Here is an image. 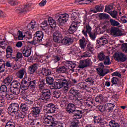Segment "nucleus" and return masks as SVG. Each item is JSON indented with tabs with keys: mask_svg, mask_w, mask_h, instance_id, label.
I'll list each match as a JSON object with an SVG mask.
<instances>
[{
	"mask_svg": "<svg viewBox=\"0 0 127 127\" xmlns=\"http://www.w3.org/2000/svg\"><path fill=\"white\" fill-rule=\"evenodd\" d=\"M110 22L113 26H119V25H120V23L119 22L113 19L110 20Z\"/></svg>",
	"mask_w": 127,
	"mask_h": 127,
	"instance_id": "53",
	"label": "nucleus"
},
{
	"mask_svg": "<svg viewBox=\"0 0 127 127\" xmlns=\"http://www.w3.org/2000/svg\"><path fill=\"white\" fill-rule=\"evenodd\" d=\"M101 25L102 29L106 30L108 29V27L110 26V22L108 21H105L101 22Z\"/></svg>",
	"mask_w": 127,
	"mask_h": 127,
	"instance_id": "37",
	"label": "nucleus"
},
{
	"mask_svg": "<svg viewBox=\"0 0 127 127\" xmlns=\"http://www.w3.org/2000/svg\"><path fill=\"white\" fill-rule=\"evenodd\" d=\"M64 65L67 70H73L76 67V64L71 61H66Z\"/></svg>",
	"mask_w": 127,
	"mask_h": 127,
	"instance_id": "20",
	"label": "nucleus"
},
{
	"mask_svg": "<svg viewBox=\"0 0 127 127\" xmlns=\"http://www.w3.org/2000/svg\"><path fill=\"white\" fill-rule=\"evenodd\" d=\"M92 56V53L89 51L84 52L81 56L82 58H85L86 57H91Z\"/></svg>",
	"mask_w": 127,
	"mask_h": 127,
	"instance_id": "59",
	"label": "nucleus"
},
{
	"mask_svg": "<svg viewBox=\"0 0 127 127\" xmlns=\"http://www.w3.org/2000/svg\"><path fill=\"white\" fill-rule=\"evenodd\" d=\"M122 51L125 53H127V43H124L122 44Z\"/></svg>",
	"mask_w": 127,
	"mask_h": 127,
	"instance_id": "64",
	"label": "nucleus"
},
{
	"mask_svg": "<svg viewBox=\"0 0 127 127\" xmlns=\"http://www.w3.org/2000/svg\"><path fill=\"white\" fill-rule=\"evenodd\" d=\"M35 35H36L35 37H39L41 38H43V37L44 36V35L43 34V32H42V31H37L35 33Z\"/></svg>",
	"mask_w": 127,
	"mask_h": 127,
	"instance_id": "58",
	"label": "nucleus"
},
{
	"mask_svg": "<svg viewBox=\"0 0 127 127\" xmlns=\"http://www.w3.org/2000/svg\"><path fill=\"white\" fill-rule=\"evenodd\" d=\"M53 97L56 99H59L61 97V92L59 91H55L53 92Z\"/></svg>",
	"mask_w": 127,
	"mask_h": 127,
	"instance_id": "49",
	"label": "nucleus"
},
{
	"mask_svg": "<svg viewBox=\"0 0 127 127\" xmlns=\"http://www.w3.org/2000/svg\"><path fill=\"white\" fill-rule=\"evenodd\" d=\"M95 101L97 103L102 104L104 102V96L103 95H98L95 97Z\"/></svg>",
	"mask_w": 127,
	"mask_h": 127,
	"instance_id": "41",
	"label": "nucleus"
},
{
	"mask_svg": "<svg viewBox=\"0 0 127 127\" xmlns=\"http://www.w3.org/2000/svg\"><path fill=\"white\" fill-rule=\"evenodd\" d=\"M94 122L95 124H102V118H101L100 116L94 117Z\"/></svg>",
	"mask_w": 127,
	"mask_h": 127,
	"instance_id": "48",
	"label": "nucleus"
},
{
	"mask_svg": "<svg viewBox=\"0 0 127 127\" xmlns=\"http://www.w3.org/2000/svg\"><path fill=\"white\" fill-rule=\"evenodd\" d=\"M11 81H12V78L8 77L4 79L3 83L7 86H8L9 85L10 86V84H11Z\"/></svg>",
	"mask_w": 127,
	"mask_h": 127,
	"instance_id": "43",
	"label": "nucleus"
},
{
	"mask_svg": "<svg viewBox=\"0 0 127 127\" xmlns=\"http://www.w3.org/2000/svg\"><path fill=\"white\" fill-rule=\"evenodd\" d=\"M86 82L91 83V85H94L95 83V78L89 77L85 79Z\"/></svg>",
	"mask_w": 127,
	"mask_h": 127,
	"instance_id": "62",
	"label": "nucleus"
},
{
	"mask_svg": "<svg viewBox=\"0 0 127 127\" xmlns=\"http://www.w3.org/2000/svg\"><path fill=\"white\" fill-rule=\"evenodd\" d=\"M115 60H117L118 62L123 63L127 61V56L123 53H117L115 54Z\"/></svg>",
	"mask_w": 127,
	"mask_h": 127,
	"instance_id": "6",
	"label": "nucleus"
},
{
	"mask_svg": "<svg viewBox=\"0 0 127 127\" xmlns=\"http://www.w3.org/2000/svg\"><path fill=\"white\" fill-rule=\"evenodd\" d=\"M29 79L23 78L20 85V89L23 91H25L29 89Z\"/></svg>",
	"mask_w": 127,
	"mask_h": 127,
	"instance_id": "12",
	"label": "nucleus"
},
{
	"mask_svg": "<svg viewBox=\"0 0 127 127\" xmlns=\"http://www.w3.org/2000/svg\"><path fill=\"white\" fill-rule=\"evenodd\" d=\"M41 27L43 30L46 33L49 32V25H48L47 21L45 20L42 23Z\"/></svg>",
	"mask_w": 127,
	"mask_h": 127,
	"instance_id": "25",
	"label": "nucleus"
},
{
	"mask_svg": "<svg viewBox=\"0 0 127 127\" xmlns=\"http://www.w3.org/2000/svg\"><path fill=\"white\" fill-rule=\"evenodd\" d=\"M48 21L49 23L50 26L52 28V30H55L57 28L56 26V22L52 17H49L48 19Z\"/></svg>",
	"mask_w": 127,
	"mask_h": 127,
	"instance_id": "18",
	"label": "nucleus"
},
{
	"mask_svg": "<svg viewBox=\"0 0 127 127\" xmlns=\"http://www.w3.org/2000/svg\"><path fill=\"white\" fill-rule=\"evenodd\" d=\"M114 108H115V104H114L108 103L105 105V110L110 113L113 112Z\"/></svg>",
	"mask_w": 127,
	"mask_h": 127,
	"instance_id": "30",
	"label": "nucleus"
},
{
	"mask_svg": "<svg viewBox=\"0 0 127 127\" xmlns=\"http://www.w3.org/2000/svg\"><path fill=\"white\" fill-rule=\"evenodd\" d=\"M108 42L107 38H106V36H105L102 37L97 40V43L100 46H104V45H106V44H108Z\"/></svg>",
	"mask_w": 127,
	"mask_h": 127,
	"instance_id": "21",
	"label": "nucleus"
},
{
	"mask_svg": "<svg viewBox=\"0 0 127 127\" xmlns=\"http://www.w3.org/2000/svg\"><path fill=\"white\" fill-rule=\"evenodd\" d=\"M20 109L24 113V112H26L28 110V106L25 103H22L20 106Z\"/></svg>",
	"mask_w": 127,
	"mask_h": 127,
	"instance_id": "45",
	"label": "nucleus"
},
{
	"mask_svg": "<svg viewBox=\"0 0 127 127\" xmlns=\"http://www.w3.org/2000/svg\"><path fill=\"white\" fill-rule=\"evenodd\" d=\"M50 99H51V91L48 89H42L40 100H42L43 102H47L50 101Z\"/></svg>",
	"mask_w": 127,
	"mask_h": 127,
	"instance_id": "4",
	"label": "nucleus"
},
{
	"mask_svg": "<svg viewBox=\"0 0 127 127\" xmlns=\"http://www.w3.org/2000/svg\"><path fill=\"white\" fill-rule=\"evenodd\" d=\"M75 108L76 107L75 106V105H74V104L73 103L68 104L66 107L67 113H68L69 114H72V113L73 114V113H74V111L76 110V109H75Z\"/></svg>",
	"mask_w": 127,
	"mask_h": 127,
	"instance_id": "24",
	"label": "nucleus"
},
{
	"mask_svg": "<svg viewBox=\"0 0 127 127\" xmlns=\"http://www.w3.org/2000/svg\"><path fill=\"white\" fill-rule=\"evenodd\" d=\"M41 73L44 76H48V75L51 74V70L48 68H43L42 69Z\"/></svg>",
	"mask_w": 127,
	"mask_h": 127,
	"instance_id": "36",
	"label": "nucleus"
},
{
	"mask_svg": "<svg viewBox=\"0 0 127 127\" xmlns=\"http://www.w3.org/2000/svg\"><path fill=\"white\" fill-rule=\"evenodd\" d=\"M61 31L63 32L64 36V38L62 40L63 44L67 45V44H71L72 42H74L73 39L71 38L69 30H67L65 28H61Z\"/></svg>",
	"mask_w": 127,
	"mask_h": 127,
	"instance_id": "3",
	"label": "nucleus"
},
{
	"mask_svg": "<svg viewBox=\"0 0 127 127\" xmlns=\"http://www.w3.org/2000/svg\"><path fill=\"white\" fill-rule=\"evenodd\" d=\"M62 34L59 30L55 31L53 34V40L57 43H60L61 41L62 42Z\"/></svg>",
	"mask_w": 127,
	"mask_h": 127,
	"instance_id": "7",
	"label": "nucleus"
},
{
	"mask_svg": "<svg viewBox=\"0 0 127 127\" xmlns=\"http://www.w3.org/2000/svg\"><path fill=\"white\" fill-rule=\"evenodd\" d=\"M7 92V87L5 85H2L0 87V93H6Z\"/></svg>",
	"mask_w": 127,
	"mask_h": 127,
	"instance_id": "55",
	"label": "nucleus"
},
{
	"mask_svg": "<svg viewBox=\"0 0 127 127\" xmlns=\"http://www.w3.org/2000/svg\"><path fill=\"white\" fill-rule=\"evenodd\" d=\"M31 115L34 118H39L40 117V112H41V108L38 106L33 107L31 109Z\"/></svg>",
	"mask_w": 127,
	"mask_h": 127,
	"instance_id": "9",
	"label": "nucleus"
},
{
	"mask_svg": "<svg viewBox=\"0 0 127 127\" xmlns=\"http://www.w3.org/2000/svg\"><path fill=\"white\" fill-rule=\"evenodd\" d=\"M109 126L110 127H120V125L113 120L109 122Z\"/></svg>",
	"mask_w": 127,
	"mask_h": 127,
	"instance_id": "57",
	"label": "nucleus"
},
{
	"mask_svg": "<svg viewBox=\"0 0 127 127\" xmlns=\"http://www.w3.org/2000/svg\"><path fill=\"white\" fill-rule=\"evenodd\" d=\"M5 63L2 59H0V72L1 73L5 70Z\"/></svg>",
	"mask_w": 127,
	"mask_h": 127,
	"instance_id": "40",
	"label": "nucleus"
},
{
	"mask_svg": "<svg viewBox=\"0 0 127 127\" xmlns=\"http://www.w3.org/2000/svg\"><path fill=\"white\" fill-rule=\"evenodd\" d=\"M104 60V65H111V64H112V63H111V60L110 59V57L106 56Z\"/></svg>",
	"mask_w": 127,
	"mask_h": 127,
	"instance_id": "54",
	"label": "nucleus"
},
{
	"mask_svg": "<svg viewBox=\"0 0 127 127\" xmlns=\"http://www.w3.org/2000/svg\"><path fill=\"white\" fill-rule=\"evenodd\" d=\"M22 52L24 57H29L31 55V48L24 46L22 48Z\"/></svg>",
	"mask_w": 127,
	"mask_h": 127,
	"instance_id": "14",
	"label": "nucleus"
},
{
	"mask_svg": "<svg viewBox=\"0 0 127 127\" xmlns=\"http://www.w3.org/2000/svg\"><path fill=\"white\" fill-rule=\"evenodd\" d=\"M73 121H78V119H81L83 117V112L81 110H75L73 112Z\"/></svg>",
	"mask_w": 127,
	"mask_h": 127,
	"instance_id": "13",
	"label": "nucleus"
},
{
	"mask_svg": "<svg viewBox=\"0 0 127 127\" xmlns=\"http://www.w3.org/2000/svg\"><path fill=\"white\" fill-rule=\"evenodd\" d=\"M70 93L72 95H74L73 97H74V96H79V94H80V93L79 92V91H78V90H77L74 88L70 89Z\"/></svg>",
	"mask_w": 127,
	"mask_h": 127,
	"instance_id": "50",
	"label": "nucleus"
},
{
	"mask_svg": "<svg viewBox=\"0 0 127 127\" xmlns=\"http://www.w3.org/2000/svg\"><path fill=\"white\" fill-rule=\"evenodd\" d=\"M46 81L48 85H52L53 82H54V78L52 76H47L46 78Z\"/></svg>",
	"mask_w": 127,
	"mask_h": 127,
	"instance_id": "42",
	"label": "nucleus"
},
{
	"mask_svg": "<svg viewBox=\"0 0 127 127\" xmlns=\"http://www.w3.org/2000/svg\"><path fill=\"white\" fill-rule=\"evenodd\" d=\"M80 46L81 49L84 50L85 48H86V46L87 45V43H86V39L85 38H83L82 39L79 40Z\"/></svg>",
	"mask_w": 127,
	"mask_h": 127,
	"instance_id": "33",
	"label": "nucleus"
},
{
	"mask_svg": "<svg viewBox=\"0 0 127 127\" xmlns=\"http://www.w3.org/2000/svg\"><path fill=\"white\" fill-rule=\"evenodd\" d=\"M35 87H36V80H34L32 81H30L29 80V89L31 91H34L35 89Z\"/></svg>",
	"mask_w": 127,
	"mask_h": 127,
	"instance_id": "28",
	"label": "nucleus"
},
{
	"mask_svg": "<svg viewBox=\"0 0 127 127\" xmlns=\"http://www.w3.org/2000/svg\"><path fill=\"white\" fill-rule=\"evenodd\" d=\"M111 33L113 36H121V30L117 28H112Z\"/></svg>",
	"mask_w": 127,
	"mask_h": 127,
	"instance_id": "26",
	"label": "nucleus"
},
{
	"mask_svg": "<svg viewBox=\"0 0 127 127\" xmlns=\"http://www.w3.org/2000/svg\"><path fill=\"white\" fill-rule=\"evenodd\" d=\"M79 120H73L72 125L69 127H79Z\"/></svg>",
	"mask_w": 127,
	"mask_h": 127,
	"instance_id": "51",
	"label": "nucleus"
},
{
	"mask_svg": "<svg viewBox=\"0 0 127 127\" xmlns=\"http://www.w3.org/2000/svg\"><path fill=\"white\" fill-rule=\"evenodd\" d=\"M109 14H110V15H111L113 18H118V12H117L116 10L110 12Z\"/></svg>",
	"mask_w": 127,
	"mask_h": 127,
	"instance_id": "63",
	"label": "nucleus"
},
{
	"mask_svg": "<svg viewBox=\"0 0 127 127\" xmlns=\"http://www.w3.org/2000/svg\"><path fill=\"white\" fill-rule=\"evenodd\" d=\"M97 70L98 72V75H99L100 77H104L110 72V70L108 69H104L101 68H97Z\"/></svg>",
	"mask_w": 127,
	"mask_h": 127,
	"instance_id": "22",
	"label": "nucleus"
},
{
	"mask_svg": "<svg viewBox=\"0 0 127 127\" xmlns=\"http://www.w3.org/2000/svg\"><path fill=\"white\" fill-rule=\"evenodd\" d=\"M42 38H39V37H34L33 42L34 44H37V43H40L42 41Z\"/></svg>",
	"mask_w": 127,
	"mask_h": 127,
	"instance_id": "46",
	"label": "nucleus"
},
{
	"mask_svg": "<svg viewBox=\"0 0 127 127\" xmlns=\"http://www.w3.org/2000/svg\"><path fill=\"white\" fill-rule=\"evenodd\" d=\"M45 86V79H42L40 82V84L39 85V89L40 90H43V88Z\"/></svg>",
	"mask_w": 127,
	"mask_h": 127,
	"instance_id": "52",
	"label": "nucleus"
},
{
	"mask_svg": "<svg viewBox=\"0 0 127 127\" xmlns=\"http://www.w3.org/2000/svg\"><path fill=\"white\" fill-rule=\"evenodd\" d=\"M106 56L103 52H101L98 54V59L100 61H104L106 59Z\"/></svg>",
	"mask_w": 127,
	"mask_h": 127,
	"instance_id": "47",
	"label": "nucleus"
},
{
	"mask_svg": "<svg viewBox=\"0 0 127 127\" xmlns=\"http://www.w3.org/2000/svg\"><path fill=\"white\" fill-rule=\"evenodd\" d=\"M38 68V63H36L33 65H31L28 67V70L30 74H32L33 73H35V71L37 70Z\"/></svg>",
	"mask_w": 127,
	"mask_h": 127,
	"instance_id": "19",
	"label": "nucleus"
},
{
	"mask_svg": "<svg viewBox=\"0 0 127 127\" xmlns=\"http://www.w3.org/2000/svg\"><path fill=\"white\" fill-rule=\"evenodd\" d=\"M67 71H68V69H67V67H66L65 64L64 65V66L60 67L56 69V71L59 73H66Z\"/></svg>",
	"mask_w": 127,
	"mask_h": 127,
	"instance_id": "31",
	"label": "nucleus"
},
{
	"mask_svg": "<svg viewBox=\"0 0 127 127\" xmlns=\"http://www.w3.org/2000/svg\"><path fill=\"white\" fill-rule=\"evenodd\" d=\"M31 6V4H28L24 6L22 8H15L16 12H24V11H26V9L28 8V7H30Z\"/></svg>",
	"mask_w": 127,
	"mask_h": 127,
	"instance_id": "27",
	"label": "nucleus"
},
{
	"mask_svg": "<svg viewBox=\"0 0 127 127\" xmlns=\"http://www.w3.org/2000/svg\"><path fill=\"white\" fill-rule=\"evenodd\" d=\"M64 78H61L59 79V82H55L53 84V88L55 90L61 89L62 88V82L64 80Z\"/></svg>",
	"mask_w": 127,
	"mask_h": 127,
	"instance_id": "17",
	"label": "nucleus"
},
{
	"mask_svg": "<svg viewBox=\"0 0 127 127\" xmlns=\"http://www.w3.org/2000/svg\"><path fill=\"white\" fill-rule=\"evenodd\" d=\"M15 123L13 122V121H9L6 124L5 127H15Z\"/></svg>",
	"mask_w": 127,
	"mask_h": 127,
	"instance_id": "60",
	"label": "nucleus"
},
{
	"mask_svg": "<svg viewBox=\"0 0 127 127\" xmlns=\"http://www.w3.org/2000/svg\"><path fill=\"white\" fill-rule=\"evenodd\" d=\"M25 74H26V70L25 69L22 68L17 72L16 75L19 79H22Z\"/></svg>",
	"mask_w": 127,
	"mask_h": 127,
	"instance_id": "29",
	"label": "nucleus"
},
{
	"mask_svg": "<svg viewBox=\"0 0 127 127\" xmlns=\"http://www.w3.org/2000/svg\"><path fill=\"white\" fill-rule=\"evenodd\" d=\"M43 120L45 124L50 125V127H56V126H58L60 127H64V124L62 123L55 121L54 118L52 116H49L48 115H45Z\"/></svg>",
	"mask_w": 127,
	"mask_h": 127,
	"instance_id": "2",
	"label": "nucleus"
},
{
	"mask_svg": "<svg viewBox=\"0 0 127 127\" xmlns=\"http://www.w3.org/2000/svg\"><path fill=\"white\" fill-rule=\"evenodd\" d=\"M61 60V56L60 55L54 56L52 60V62L54 64L58 63V65H59V61Z\"/></svg>",
	"mask_w": 127,
	"mask_h": 127,
	"instance_id": "35",
	"label": "nucleus"
},
{
	"mask_svg": "<svg viewBox=\"0 0 127 127\" xmlns=\"http://www.w3.org/2000/svg\"><path fill=\"white\" fill-rule=\"evenodd\" d=\"M25 117V113L24 112H16L15 115V119H24Z\"/></svg>",
	"mask_w": 127,
	"mask_h": 127,
	"instance_id": "34",
	"label": "nucleus"
},
{
	"mask_svg": "<svg viewBox=\"0 0 127 127\" xmlns=\"http://www.w3.org/2000/svg\"><path fill=\"white\" fill-rule=\"evenodd\" d=\"M27 27L29 30H32V29H34V28H36L37 27L36 22L34 21H31V22L28 24Z\"/></svg>",
	"mask_w": 127,
	"mask_h": 127,
	"instance_id": "38",
	"label": "nucleus"
},
{
	"mask_svg": "<svg viewBox=\"0 0 127 127\" xmlns=\"http://www.w3.org/2000/svg\"><path fill=\"white\" fill-rule=\"evenodd\" d=\"M99 17L101 19H108L110 17V15L108 14L102 13L99 14Z\"/></svg>",
	"mask_w": 127,
	"mask_h": 127,
	"instance_id": "56",
	"label": "nucleus"
},
{
	"mask_svg": "<svg viewBox=\"0 0 127 127\" xmlns=\"http://www.w3.org/2000/svg\"><path fill=\"white\" fill-rule=\"evenodd\" d=\"M19 110V105L17 103H11L8 108V112L11 115H15Z\"/></svg>",
	"mask_w": 127,
	"mask_h": 127,
	"instance_id": "5",
	"label": "nucleus"
},
{
	"mask_svg": "<svg viewBox=\"0 0 127 127\" xmlns=\"http://www.w3.org/2000/svg\"><path fill=\"white\" fill-rule=\"evenodd\" d=\"M73 105L76 108H80L82 105H83V100L82 99L79 98V95H74L73 96Z\"/></svg>",
	"mask_w": 127,
	"mask_h": 127,
	"instance_id": "10",
	"label": "nucleus"
},
{
	"mask_svg": "<svg viewBox=\"0 0 127 127\" xmlns=\"http://www.w3.org/2000/svg\"><path fill=\"white\" fill-rule=\"evenodd\" d=\"M69 14L67 13L60 14L59 15L58 21L59 23H65L69 19Z\"/></svg>",
	"mask_w": 127,
	"mask_h": 127,
	"instance_id": "11",
	"label": "nucleus"
},
{
	"mask_svg": "<svg viewBox=\"0 0 127 127\" xmlns=\"http://www.w3.org/2000/svg\"><path fill=\"white\" fill-rule=\"evenodd\" d=\"M90 64L91 60H90L87 59L84 61H82L80 62V64L79 65V68H80L81 69L86 68V67H88V66H89Z\"/></svg>",
	"mask_w": 127,
	"mask_h": 127,
	"instance_id": "16",
	"label": "nucleus"
},
{
	"mask_svg": "<svg viewBox=\"0 0 127 127\" xmlns=\"http://www.w3.org/2000/svg\"><path fill=\"white\" fill-rule=\"evenodd\" d=\"M10 92L15 96L16 98H17V95L19 94L20 92V88H17L14 87H11L10 89Z\"/></svg>",
	"mask_w": 127,
	"mask_h": 127,
	"instance_id": "32",
	"label": "nucleus"
},
{
	"mask_svg": "<svg viewBox=\"0 0 127 127\" xmlns=\"http://www.w3.org/2000/svg\"><path fill=\"white\" fill-rule=\"evenodd\" d=\"M20 83L16 80H13L10 84L12 88H17V89H20Z\"/></svg>",
	"mask_w": 127,
	"mask_h": 127,
	"instance_id": "39",
	"label": "nucleus"
},
{
	"mask_svg": "<svg viewBox=\"0 0 127 127\" xmlns=\"http://www.w3.org/2000/svg\"><path fill=\"white\" fill-rule=\"evenodd\" d=\"M46 111L49 114H54L56 112V107L53 103H50L47 105Z\"/></svg>",
	"mask_w": 127,
	"mask_h": 127,
	"instance_id": "15",
	"label": "nucleus"
},
{
	"mask_svg": "<svg viewBox=\"0 0 127 127\" xmlns=\"http://www.w3.org/2000/svg\"><path fill=\"white\" fill-rule=\"evenodd\" d=\"M111 83L112 85H117L118 83H119V78L117 77H113L111 79Z\"/></svg>",
	"mask_w": 127,
	"mask_h": 127,
	"instance_id": "61",
	"label": "nucleus"
},
{
	"mask_svg": "<svg viewBox=\"0 0 127 127\" xmlns=\"http://www.w3.org/2000/svg\"><path fill=\"white\" fill-rule=\"evenodd\" d=\"M84 29L82 31V33L85 36V37H88V34L92 32V27H91V26L90 25V24H89V22H87L86 23L85 22L84 23Z\"/></svg>",
	"mask_w": 127,
	"mask_h": 127,
	"instance_id": "8",
	"label": "nucleus"
},
{
	"mask_svg": "<svg viewBox=\"0 0 127 127\" xmlns=\"http://www.w3.org/2000/svg\"><path fill=\"white\" fill-rule=\"evenodd\" d=\"M5 97L7 100H15L17 98L13 93L6 94Z\"/></svg>",
	"mask_w": 127,
	"mask_h": 127,
	"instance_id": "44",
	"label": "nucleus"
},
{
	"mask_svg": "<svg viewBox=\"0 0 127 127\" xmlns=\"http://www.w3.org/2000/svg\"><path fill=\"white\" fill-rule=\"evenodd\" d=\"M62 81V87H63V91L64 92V93H66L67 92H68V90H69V85L68 84V81H67V80H66V79L64 78V79H63Z\"/></svg>",
	"mask_w": 127,
	"mask_h": 127,
	"instance_id": "23",
	"label": "nucleus"
},
{
	"mask_svg": "<svg viewBox=\"0 0 127 127\" xmlns=\"http://www.w3.org/2000/svg\"><path fill=\"white\" fill-rule=\"evenodd\" d=\"M71 19L72 22L69 26L68 31L69 32L70 38L73 39V35H74V32L77 31V29H78V24L80 23V22H79V17L75 16L74 13L71 14Z\"/></svg>",
	"mask_w": 127,
	"mask_h": 127,
	"instance_id": "1",
	"label": "nucleus"
}]
</instances>
